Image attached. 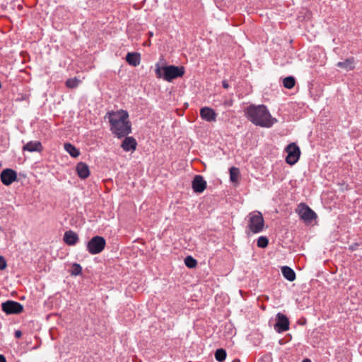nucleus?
<instances>
[{"label": "nucleus", "instance_id": "15", "mask_svg": "<svg viewBox=\"0 0 362 362\" xmlns=\"http://www.w3.org/2000/svg\"><path fill=\"white\" fill-rule=\"evenodd\" d=\"M136 141L132 136L126 137L121 144L125 151H134L136 148Z\"/></svg>", "mask_w": 362, "mask_h": 362}, {"label": "nucleus", "instance_id": "20", "mask_svg": "<svg viewBox=\"0 0 362 362\" xmlns=\"http://www.w3.org/2000/svg\"><path fill=\"white\" fill-rule=\"evenodd\" d=\"M64 149L74 158H76L80 155L79 150L71 144H64Z\"/></svg>", "mask_w": 362, "mask_h": 362}, {"label": "nucleus", "instance_id": "9", "mask_svg": "<svg viewBox=\"0 0 362 362\" xmlns=\"http://www.w3.org/2000/svg\"><path fill=\"white\" fill-rule=\"evenodd\" d=\"M276 321L274 327L276 332L281 333L288 330L289 320L285 315L278 313L276 315Z\"/></svg>", "mask_w": 362, "mask_h": 362}, {"label": "nucleus", "instance_id": "22", "mask_svg": "<svg viewBox=\"0 0 362 362\" xmlns=\"http://www.w3.org/2000/svg\"><path fill=\"white\" fill-rule=\"evenodd\" d=\"M240 175V170L238 168L232 167L230 168V180L232 182H238Z\"/></svg>", "mask_w": 362, "mask_h": 362}, {"label": "nucleus", "instance_id": "8", "mask_svg": "<svg viewBox=\"0 0 362 362\" xmlns=\"http://www.w3.org/2000/svg\"><path fill=\"white\" fill-rule=\"evenodd\" d=\"M1 309L7 315L19 314L23 310V306L18 302L9 300L2 303Z\"/></svg>", "mask_w": 362, "mask_h": 362}, {"label": "nucleus", "instance_id": "7", "mask_svg": "<svg viewBox=\"0 0 362 362\" xmlns=\"http://www.w3.org/2000/svg\"><path fill=\"white\" fill-rule=\"evenodd\" d=\"M286 151L287 153L286 163L290 165L296 163L300 156L299 147L295 143H291L286 146Z\"/></svg>", "mask_w": 362, "mask_h": 362}, {"label": "nucleus", "instance_id": "1", "mask_svg": "<svg viewBox=\"0 0 362 362\" xmlns=\"http://www.w3.org/2000/svg\"><path fill=\"white\" fill-rule=\"evenodd\" d=\"M105 118L110 124V130L118 138H122L131 133L132 124L129 120V114L126 110L110 111Z\"/></svg>", "mask_w": 362, "mask_h": 362}, {"label": "nucleus", "instance_id": "30", "mask_svg": "<svg viewBox=\"0 0 362 362\" xmlns=\"http://www.w3.org/2000/svg\"><path fill=\"white\" fill-rule=\"evenodd\" d=\"M222 86L224 88L227 89L229 87L228 83L226 81H223Z\"/></svg>", "mask_w": 362, "mask_h": 362}, {"label": "nucleus", "instance_id": "28", "mask_svg": "<svg viewBox=\"0 0 362 362\" xmlns=\"http://www.w3.org/2000/svg\"><path fill=\"white\" fill-rule=\"evenodd\" d=\"M7 266L6 262L3 256H0V271L6 269Z\"/></svg>", "mask_w": 362, "mask_h": 362}, {"label": "nucleus", "instance_id": "6", "mask_svg": "<svg viewBox=\"0 0 362 362\" xmlns=\"http://www.w3.org/2000/svg\"><path fill=\"white\" fill-rule=\"evenodd\" d=\"M296 211L300 218L305 223H310L317 218L316 214L304 203H300Z\"/></svg>", "mask_w": 362, "mask_h": 362}, {"label": "nucleus", "instance_id": "21", "mask_svg": "<svg viewBox=\"0 0 362 362\" xmlns=\"http://www.w3.org/2000/svg\"><path fill=\"white\" fill-rule=\"evenodd\" d=\"M296 84L295 78L293 76H287L283 80V85L288 89H291Z\"/></svg>", "mask_w": 362, "mask_h": 362}, {"label": "nucleus", "instance_id": "4", "mask_svg": "<svg viewBox=\"0 0 362 362\" xmlns=\"http://www.w3.org/2000/svg\"><path fill=\"white\" fill-rule=\"evenodd\" d=\"M264 221L262 214L257 211L247 216V228L252 233H259L263 230Z\"/></svg>", "mask_w": 362, "mask_h": 362}, {"label": "nucleus", "instance_id": "17", "mask_svg": "<svg viewBox=\"0 0 362 362\" xmlns=\"http://www.w3.org/2000/svg\"><path fill=\"white\" fill-rule=\"evenodd\" d=\"M337 66L345 71H350L354 69L355 63L354 57L345 59L344 62H339Z\"/></svg>", "mask_w": 362, "mask_h": 362}, {"label": "nucleus", "instance_id": "3", "mask_svg": "<svg viewBox=\"0 0 362 362\" xmlns=\"http://www.w3.org/2000/svg\"><path fill=\"white\" fill-rule=\"evenodd\" d=\"M155 72L158 78H163L170 82L177 77L182 76L185 74V69L183 66L179 67L174 65L160 67L157 64Z\"/></svg>", "mask_w": 362, "mask_h": 362}, {"label": "nucleus", "instance_id": "32", "mask_svg": "<svg viewBox=\"0 0 362 362\" xmlns=\"http://www.w3.org/2000/svg\"><path fill=\"white\" fill-rule=\"evenodd\" d=\"M302 362H311V361L308 358L304 359Z\"/></svg>", "mask_w": 362, "mask_h": 362}, {"label": "nucleus", "instance_id": "16", "mask_svg": "<svg viewBox=\"0 0 362 362\" xmlns=\"http://www.w3.org/2000/svg\"><path fill=\"white\" fill-rule=\"evenodd\" d=\"M76 171H77L78 175L81 179H86L90 175V170H89V168H88V165L83 162L78 163L77 164Z\"/></svg>", "mask_w": 362, "mask_h": 362}, {"label": "nucleus", "instance_id": "26", "mask_svg": "<svg viewBox=\"0 0 362 362\" xmlns=\"http://www.w3.org/2000/svg\"><path fill=\"white\" fill-rule=\"evenodd\" d=\"M269 243V240L267 237L265 236H260L257 239V245L260 248H265Z\"/></svg>", "mask_w": 362, "mask_h": 362}, {"label": "nucleus", "instance_id": "31", "mask_svg": "<svg viewBox=\"0 0 362 362\" xmlns=\"http://www.w3.org/2000/svg\"><path fill=\"white\" fill-rule=\"evenodd\" d=\"M0 362H6L5 357L0 354Z\"/></svg>", "mask_w": 362, "mask_h": 362}, {"label": "nucleus", "instance_id": "25", "mask_svg": "<svg viewBox=\"0 0 362 362\" xmlns=\"http://www.w3.org/2000/svg\"><path fill=\"white\" fill-rule=\"evenodd\" d=\"M79 83H80V81L78 78H69L66 81V86L68 88H74L77 87L78 85L79 84Z\"/></svg>", "mask_w": 362, "mask_h": 362}, {"label": "nucleus", "instance_id": "27", "mask_svg": "<svg viewBox=\"0 0 362 362\" xmlns=\"http://www.w3.org/2000/svg\"><path fill=\"white\" fill-rule=\"evenodd\" d=\"M82 272V267L78 264H74L72 266L71 274L74 276H77L81 274Z\"/></svg>", "mask_w": 362, "mask_h": 362}, {"label": "nucleus", "instance_id": "23", "mask_svg": "<svg viewBox=\"0 0 362 362\" xmlns=\"http://www.w3.org/2000/svg\"><path fill=\"white\" fill-rule=\"evenodd\" d=\"M215 358L219 362L223 361L226 358V351L223 349H217L215 352Z\"/></svg>", "mask_w": 362, "mask_h": 362}, {"label": "nucleus", "instance_id": "2", "mask_svg": "<svg viewBox=\"0 0 362 362\" xmlns=\"http://www.w3.org/2000/svg\"><path fill=\"white\" fill-rule=\"evenodd\" d=\"M244 112L246 117L257 126L269 128L277 122L264 105H250L245 108Z\"/></svg>", "mask_w": 362, "mask_h": 362}, {"label": "nucleus", "instance_id": "12", "mask_svg": "<svg viewBox=\"0 0 362 362\" xmlns=\"http://www.w3.org/2000/svg\"><path fill=\"white\" fill-rule=\"evenodd\" d=\"M200 116L202 119L209 122H212L216 121L217 114L213 109L208 107H204L200 110Z\"/></svg>", "mask_w": 362, "mask_h": 362}, {"label": "nucleus", "instance_id": "29", "mask_svg": "<svg viewBox=\"0 0 362 362\" xmlns=\"http://www.w3.org/2000/svg\"><path fill=\"white\" fill-rule=\"evenodd\" d=\"M21 335H22V332L20 330H16L15 332V337L16 338H20L21 337Z\"/></svg>", "mask_w": 362, "mask_h": 362}, {"label": "nucleus", "instance_id": "18", "mask_svg": "<svg viewBox=\"0 0 362 362\" xmlns=\"http://www.w3.org/2000/svg\"><path fill=\"white\" fill-rule=\"evenodd\" d=\"M126 61L129 64L136 66L141 62L140 54L137 52H129L126 56Z\"/></svg>", "mask_w": 362, "mask_h": 362}, {"label": "nucleus", "instance_id": "13", "mask_svg": "<svg viewBox=\"0 0 362 362\" xmlns=\"http://www.w3.org/2000/svg\"><path fill=\"white\" fill-rule=\"evenodd\" d=\"M64 242L68 245H75L79 240L78 235L73 230H67L64 234Z\"/></svg>", "mask_w": 362, "mask_h": 362}, {"label": "nucleus", "instance_id": "5", "mask_svg": "<svg viewBox=\"0 0 362 362\" xmlns=\"http://www.w3.org/2000/svg\"><path fill=\"white\" fill-rule=\"evenodd\" d=\"M106 240L102 236L93 237L86 245L87 251L91 255L100 253L105 247Z\"/></svg>", "mask_w": 362, "mask_h": 362}, {"label": "nucleus", "instance_id": "19", "mask_svg": "<svg viewBox=\"0 0 362 362\" xmlns=\"http://www.w3.org/2000/svg\"><path fill=\"white\" fill-rule=\"evenodd\" d=\"M281 272L285 279L289 281H293L296 279L295 272L289 267L284 266L281 268Z\"/></svg>", "mask_w": 362, "mask_h": 362}, {"label": "nucleus", "instance_id": "24", "mask_svg": "<svg viewBox=\"0 0 362 362\" xmlns=\"http://www.w3.org/2000/svg\"><path fill=\"white\" fill-rule=\"evenodd\" d=\"M185 264L187 267L192 269L197 266V262L192 256H187L185 259Z\"/></svg>", "mask_w": 362, "mask_h": 362}, {"label": "nucleus", "instance_id": "10", "mask_svg": "<svg viewBox=\"0 0 362 362\" xmlns=\"http://www.w3.org/2000/svg\"><path fill=\"white\" fill-rule=\"evenodd\" d=\"M17 178L16 173L12 169H5L1 173V182L5 185H11Z\"/></svg>", "mask_w": 362, "mask_h": 362}, {"label": "nucleus", "instance_id": "14", "mask_svg": "<svg viewBox=\"0 0 362 362\" xmlns=\"http://www.w3.org/2000/svg\"><path fill=\"white\" fill-rule=\"evenodd\" d=\"M23 151L29 152H41L42 151V146L40 141H30L23 146Z\"/></svg>", "mask_w": 362, "mask_h": 362}, {"label": "nucleus", "instance_id": "11", "mask_svg": "<svg viewBox=\"0 0 362 362\" xmlns=\"http://www.w3.org/2000/svg\"><path fill=\"white\" fill-rule=\"evenodd\" d=\"M192 189L197 193H202L206 188V182L202 175H195L192 180Z\"/></svg>", "mask_w": 362, "mask_h": 362}]
</instances>
